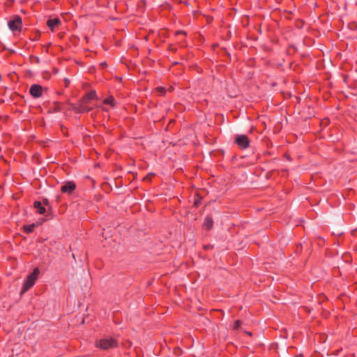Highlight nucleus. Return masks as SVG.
<instances>
[{
    "label": "nucleus",
    "mask_w": 357,
    "mask_h": 357,
    "mask_svg": "<svg viewBox=\"0 0 357 357\" xmlns=\"http://www.w3.org/2000/svg\"><path fill=\"white\" fill-rule=\"evenodd\" d=\"M43 205L45 206V205H47L49 204V202L47 199H44L43 200V202H42Z\"/></svg>",
    "instance_id": "18"
},
{
    "label": "nucleus",
    "mask_w": 357,
    "mask_h": 357,
    "mask_svg": "<svg viewBox=\"0 0 357 357\" xmlns=\"http://www.w3.org/2000/svg\"><path fill=\"white\" fill-rule=\"evenodd\" d=\"M75 188V183L73 181H68L61 186V191L63 193L71 194Z\"/></svg>",
    "instance_id": "7"
},
{
    "label": "nucleus",
    "mask_w": 357,
    "mask_h": 357,
    "mask_svg": "<svg viewBox=\"0 0 357 357\" xmlns=\"http://www.w3.org/2000/svg\"><path fill=\"white\" fill-rule=\"evenodd\" d=\"M213 219L211 217H206L205 219H204V224H203V227L206 229V230H210L212 229L213 227Z\"/></svg>",
    "instance_id": "10"
},
{
    "label": "nucleus",
    "mask_w": 357,
    "mask_h": 357,
    "mask_svg": "<svg viewBox=\"0 0 357 357\" xmlns=\"http://www.w3.org/2000/svg\"><path fill=\"white\" fill-rule=\"evenodd\" d=\"M235 142L238 147L242 149H245L250 146V139L245 135H237L235 139Z\"/></svg>",
    "instance_id": "4"
},
{
    "label": "nucleus",
    "mask_w": 357,
    "mask_h": 357,
    "mask_svg": "<svg viewBox=\"0 0 357 357\" xmlns=\"http://www.w3.org/2000/svg\"><path fill=\"white\" fill-rule=\"evenodd\" d=\"M8 26L13 32L20 33L22 28V20L19 15H15L13 19L8 21Z\"/></svg>",
    "instance_id": "3"
},
{
    "label": "nucleus",
    "mask_w": 357,
    "mask_h": 357,
    "mask_svg": "<svg viewBox=\"0 0 357 357\" xmlns=\"http://www.w3.org/2000/svg\"><path fill=\"white\" fill-rule=\"evenodd\" d=\"M178 34H184L185 35V32L183 31H177L176 33H175V35L177 36Z\"/></svg>",
    "instance_id": "17"
},
{
    "label": "nucleus",
    "mask_w": 357,
    "mask_h": 357,
    "mask_svg": "<svg viewBox=\"0 0 357 357\" xmlns=\"http://www.w3.org/2000/svg\"><path fill=\"white\" fill-rule=\"evenodd\" d=\"M39 274H40L39 268H35L33 269V272L31 274H29L27 276L26 279L25 280V281L23 284L22 288V291H21L22 294L25 293L26 291H27L30 288H31L33 286L36 280L38 278Z\"/></svg>",
    "instance_id": "1"
},
{
    "label": "nucleus",
    "mask_w": 357,
    "mask_h": 357,
    "mask_svg": "<svg viewBox=\"0 0 357 357\" xmlns=\"http://www.w3.org/2000/svg\"><path fill=\"white\" fill-rule=\"evenodd\" d=\"M34 208H36L37 213L39 214H44L46 211L45 206L43 205L42 202L39 201H36L33 204Z\"/></svg>",
    "instance_id": "9"
},
{
    "label": "nucleus",
    "mask_w": 357,
    "mask_h": 357,
    "mask_svg": "<svg viewBox=\"0 0 357 357\" xmlns=\"http://www.w3.org/2000/svg\"><path fill=\"white\" fill-rule=\"evenodd\" d=\"M241 326V321L239 320L235 321L234 324V328L238 329Z\"/></svg>",
    "instance_id": "14"
},
{
    "label": "nucleus",
    "mask_w": 357,
    "mask_h": 357,
    "mask_svg": "<svg viewBox=\"0 0 357 357\" xmlns=\"http://www.w3.org/2000/svg\"><path fill=\"white\" fill-rule=\"evenodd\" d=\"M43 87L40 84H33L29 89V93L34 98H40L43 96Z\"/></svg>",
    "instance_id": "5"
},
{
    "label": "nucleus",
    "mask_w": 357,
    "mask_h": 357,
    "mask_svg": "<svg viewBox=\"0 0 357 357\" xmlns=\"http://www.w3.org/2000/svg\"><path fill=\"white\" fill-rule=\"evenodd\" d=\"M117 345V341L114 338L109 337L100 339L96 343L97 347L105 350L115 348Z\"/></svg>",
    "instance_id": "2"
},
{
    "label": "nucleus",
    "mask_w": 357,
    "mask_h": 357,
    "mask_svg": "<svg viewBox=\"0 0 357 357\" xmlns=\"http://www.w3.org/2000/svg\"><path fill=\"white\" fill-rule=\"evenodd\" d=\"M169 51L176 52V47L174 45H169L168 47Z\"/></svg>",
    "instance_id": "16"
},
{
    "label": "nucleus",
    "mask_w": 357,
    "mask_h": 357,
    "mask_svg": "<svg viewBox=\"0 0 357 357\" xmlns=\"http://www.w3.org/2000/svg\"><path fill=\"white\" fill-rule=\"evenodd\" d=\"M61 24V21L58 17L50 19L47 21V26L52 31Z\"/></svg>",
    "instance_id": "8"
},
{
    "label": "nucleus",
    "mask_w": 357,
    "mask_h": 357,
    "mask_svg": "<svg viewBox=\"0 0 357 357\" xmlns=\"http://www.w3.org/2000/svg\"><path fill=\"white\" fill-rule=\"evenodd\" d=\"M93 107L88 105V102L83 99L80 100L77 103L75 109L78 113H85L91 111Z\"/></svg>",
    "instance_id": "6"
},
{
    "label": "nucleus",
    "mask_w": 357,
    "mask_h": 357,
    "mask_svg": "<svg viewBox=\"0 0 357 357\" xmlns=\"http://www.w3.org/2000/svg\"><path fill=\"white\" fill-rule=\"evenodd\" d=\"M103 103L114 107L115 105V99L113 96H109L103 100Z\"/></svg>",
    "instance_id": "12"
},
{
    "label": "nucleus",
    "mask_w": 357,
    "mask_h": 357,
    "mask_svg": "<svg viewBox=\"0 0 357 357\" xmlns=\"http://www.w3.org/2000/svg\"><path fill=\"white\" fill-rule=\"evenodd\" d=\"M82 99L88 102L91 100L97 99L96 92L95 91H91L87 93Z\"/></svg>",
    "instance_id": "11"
},
{
    "label": "nucleus",
    "mask_w": 357,
    "mask_h": 357,
    "mask_svg": "<svg viewBox=\"0 0 357 357\" xmlns=\"http://www.w3.org/2000/svg\"><path fill=\"white\" fill-rule=\"evenodd\" d=\"M35 227H36V225L35 224H31V225H24V231L26 233L30 234V233L33 231Z\"/></svg>",
    "instance_id": "13"
},
{
    "label": "nucleus",
    "mask_w": 357,
    "mask_h": 357,
    "mask_svg": "<svg viewBox=\"0 0 357 357\" xmlns=\"http://www.w3.org/2000/svg\"><path fill=\"white\" fill-rule=\"evenodd\" d=\"M158 91H159L162 95L165 93L166 89L165 87L160 86L157 89Z\"/></svg>",
    "instance_id": "15"
}]
</instances>
